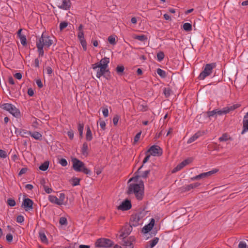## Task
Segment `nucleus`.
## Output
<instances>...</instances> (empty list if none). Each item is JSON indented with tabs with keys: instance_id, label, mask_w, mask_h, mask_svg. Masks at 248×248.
Segmentation results:
<instances>
[{
	"instance_id": "obj_1",
	"label": "nucleus",
	"mask_w": 248,
	"mask_h": 248,
	"mask_svg": "<svg viewBox=\"0 0 248 248\" xmlns=\"http://www.w3.org/2000/svg\"><path fill=\"white\" fill-rule=\"evenodd\" d=\"M127 194L131 195L134 194L138 200H141L144 195V184L140 181L139 184H130L128 187Z\"/></svg>"
},
{
	"instance_id": "obj_2",
	"label": "nucleus",
	"mask_w": 248,
	"mask_h": 248,
	"mask_svg": "<svg viewBox=\"0 0 248 248\" xmlns=\"http://www.w3.org/2000/svg\"><path fill=\"white\" fill-rule=\"evenodd\" d=\"M0 107L6 111H8L13 116L18 118L21 116V114L19 109L16 108V106L11 103H4L1 105Z\"/></svg>"
},
{
	"instance_id": "obj_3",
	"label": "nucleus",
	"mask_w": 248,
	"mask_h": 248,
	"mask_svg": "<svg viewBox=\"0 0 248 248\" xmlns=\"http://www.w3.org/2000/svg\"><path fill=\"white\" fill-rule=\"evenodd\" d=\"M53 38L47 35L46 33L43 32L42 35L38 39H37L36 43L41 44L42 46L49 48L53 44Z\"/></svg>"
},
{
	"instance_id": "obj_4",
	"label": "nucleus",
	"mask_w": 248,
	"mask_h": 248,
	"mask_svg": "<svg viewBox=\"0 0 248 248\" xmlns=\"http://www.w3.org/2000/svg\"><path fill=\"white\" fill-rule=\"evenodd\" d=\"M216 67V63L213 62L210 63L206 64L203 71L200 74L198 79L199 80H203L206 77L210 76L214 68Z\"/></svg>"
},
{
	"instance_id": "obj_5",
	"label": "nucleus",
	"mask_w": 248,
	"mask_h": 248,
	"mask_svg": "<svg viewBox=\"0 0 248 248\" xmlns=\"http://www.w3.org/2000/svg\"><path fill=\"white\" fill-rule=\"evenodd\" d=\"M145 215L144 212H139L132 215L130 217V225L132 227H136L140 224L139 221Z\"/></svg>"
},
{
	"instance_id": "obj_6",
	"label": "nucleus",
	"mask_w": 248,
	"mask_h": 248,
	"mask_svg": "<svg viewBox=\"0 0 248 248\" xmlns=\"http://www.w3.org/2000/svg\"><path fill=\"white\" fill-rule=\"evenodd\" d=\"M113 245L111 240L107 238H100L97 240L95 242V246L97 247H110Z\"/></svg>"
},
{
	"instance_id": "obj_7",
	"label": "nucleus",
	"mask_w": 248,
	"mask_h": 248,
	"mask_svg": "<svg viewBox=\"0 0 248 248\" xmlns=\"http://www.w3.org/2000/svg\"><path fill=\"white\" fill-rule=\"evenodd\" d=\"M150 153V154L153 156H160L162 154V150L161 148L157 145H152L147 151L146 152L145 154Z\"/></svg>"
},
{
	"instance_id": "obj_8",
	"label": "nucleus",
	"mask_w": 248,
	"mask_h": 248,
	"mask_svg": "<svg viewBox=\"0 0 248 248\" xmlns=\"http://www.w3.org/2000/svg\"><path fill=\"white\" fill-rule=\"evenodd\" d=\"M98 68L99 69H98L96 73V77L97 78H100L102 76L107 79L110 78V72L108 68L103 66H100Z\"/></svg>"
},
{
	"instance_id": "obj_9",
	"label": "nucleus",
	"mask_w": 248,
	"mask_h": 248,
	"mask_svg": "<svg viewBox=\"0 0 248 248\" xmlns=\"http://www.w3.org/2000/svg\"><path fill=\"white\" fill-rule=\"evenodd\" d=\"M72 161L73 169L77 172H81V169L84 167L85 164L76 158L72 159Z\"/></svg>"
},
{
	"instance_id": "obj_10",
	"label": "nucleus",
	"mask_w": 248,
	"mask_h": 248,
	"mask_svg": "<svg viewBox=\"0 0 248 248\" xmlns=\"http://www.w3.org/2000/svg\"><path fill=\"white\" fill-rule=\"evenodd\" d=\"M132 230V226L129 225H125L124 226L121 231L120 238L125 239L130 233Z\"/></svg>"
},
{
	"instance_id": "obj_11",
	"label": "nucleus",
	"mask_w": 248,
	"mask_h": 248,
	"mask_svg": "<svg viewBox=\"0 0 248 248\" xmlns=\"http://www.w3.org/2000/svg\"><path fill=\"white\" fill-rule=\"evenodd\" d=\"M109 62V59L107 57H104L103 58L100 62H96L92 65V68L93 69L95 70L97 67L100 66H103L106 68L108 67V64Z\"/></svg>"
},
{
	"instance_id": "obj_12",
	"label": "nucleus",
	"mask_w": 248,
	"mask_h": 248,
	"mask_svg": "<svg viewBox=\"0 0 248 248\" xmlns=\"http://www.w3.org/2000/svg\"><path fill=\"white\" fill-rule=\"evenodd\" d=\"M33 201L31 199L25 198L23 199L21 206L27 211L33 209Z\"/></svg>"
},
{
	"instance_id": "obj_13",
	"label": "nucleus",
	"mask_w": 248,
	"mask_h": 248,
	"mask_svg": "<svg viewBox=\"0 0 248 248\" xmlns=\"http://www.w3.org/2000/svg\"><path fill=\"white\" fill-rule=\"evenodd\" d=\"M71 3L70 0H62V3L57 2V6L60 9L68 10L71 7Z\"/></svg>"
},
{
	"instance_id": "obj_14",
	"label": "nucleus",
	"mask_w": 248,
	"mask_h": 248,
	"mask_svg": "<svg viewBox=\"0 0 248 248\" xmlns=\"http://www.w3.org/2000/svg\"><path fill=\"white\" fill-rule=\"evenodd\" d=\"M155 223V219L153 218H152L150 219V222L147 224L145 225L143 228L142 229V232L143 233H147L150 231H151L152 229L153 228Z\"/></svg>"
},
{
	"instance_id": "obj_15",
	"label": "nucleus",
	"mask_w": 248,
	"mask_h": 248,
	"mask_svg": "<svg viewBox=\"0 0 248 248\" xmlns=\"http://www.w3.org/2000/svg\"><path fill=\"white\" fill-rule=\"evenodd\" d=\"M131 206L130 201L126 200L122 202L121 204L118 206V209L122 211H126L129 210Z\"/></svg>"
},
{
	"instance_id": "obj_16",
	"label": "nucleus",
	"mask_w": 248,
	"mask_h": 248,
	"mask_svg": "<svg viewBox=\"0 0 248 248\" xmlns=\"http://www.w3.org/2000/svg\"><path fill=\"white\" fill-rule=\"evenodd\" d=\"M202 135V133L200 131H198L193 136L190 137L187 140V143L190 144L193 141H195L197 139H198L199 137Z\"/></svg>"
},
{
	"instance_id": "obj_17",
	"label": "nucleus",
	"mask_w": 248,
	"mask_h": 248,
	"mask_svg": "<svg viewBox=\"0 0 248 248\" xmlns=\"http://www.w3.org/2000/svg\"><path fill=\"white\" fill-rule=\"evenodd\" d=\"M218 171L217 169H214L206 172H203L200 174V176L202 179L207 178L212 175L213 174L217 172Z\"/></svg>"
},
{
	"instance_id": "obj_18",
	"label": "nucleus",
	"mask_w": 248,
	"mask_h": 248,
	"mask_svg": "<svg viewBox=\"0 0 248 248\" xmlns=\"http://www.w3.org/2000/svg\"><path fill=\"white\" fill-rule=\"evenodd\" d=\"M159 238L158 237H155L153 239L149 241V244H147L145 248H154L158 242Z\"/></svg>"
},
{
	"instance_id": "obj_19",
	"label": "nucleus",
	"mask_w": 248,
	"mask_h": 248,
	"mask_svg": "<svg viewBox=\"0 0 248 248\" xmlns=\"http://www.w3.org/2000/svg\"><path fill=\"white\" fill-rule=\"evenodd\" d=\"M48 199H49V201L52 203H54L58 205H62V202H60V201L59 200V199L55 196L50 195L48 197Z\"/></svg>"
},
{
	"instance_id": "obj_20",
	"label": "nucleus",
	"mask_w": 248,
	"mask_h": 248,
	"mask_svg": "<svg viewBox=\"0 0 248 248\" xmlns=\"http://www.w3.org/2000/svg\"><path fill=\"white\" fill-rule=\"evenodd\" d=\"M88 146L87 142H84L81 149V154L85 156L88 155Z\"/></svg>"
},
{
	"instance_id": "obj_21",
	"label": "nucleus",
	"mask_w": 248,
	"mask_h": 248,
	"mask_svg": "<svg viewBox=\"0 0 248 248\" xmlns=\"http://www.w3.org/2000/svg\"><path fill=\"white\" fill-rule=\"evenodd\" d=\"M122 239L123 244L126 248H133V244L131 240H126L125 238Z\"/></svg>"
},
{
	"instance_id": "obj_22",
	"label": "nucleus",
	"mask_w": 248,
	"mask_h": 248,
	"mask_svg": "<svg viewBox=\"0 0 248 248\" xmlns=\"http://www.w3.org/2000/svg\"><path fill=\"white\" fill-rule=\"evenodd\" d=\"M30 136L36 140H42V135L41 133H40L38 132H37V131H34L33 132H31V134Z\"/></svg>"
},
{
	"instance_id": "obj_23",
	"label": "nucleus",
	"mask_w": 248,
	"mask_h": 248,
	"mask_svg": "<svg viewBox=\"0 0 248 248\" xmlns=\"http://www.w3.org/2000/svg\"><path fill=\"white\" fill-rule=\"evenodd\" d=\"M240 106V105L238 104H234L232 106H229V107H225V110L226 111L227 113H228L231 111L234 110L236 108H239Z\"/></svg>"
},
{
	"instance_id": "obj_24",
	"label": "nucleus",
	"mask_w": 248,
	"mask_h": 248,
	"mask_svg": "<svg viewBox=\"0 0 248 248\" xmlns=\"http://www.w3.org/2000/svg\"><path fill=\"white\" fill-rule=\"evenodd\" d=\"M39 238L42 242L47 244L48 243V240L45 233L43 232H40L39 233Z\"/></svg>"
},
{
	"instance_id": "obj_25",
	"label": "nucleus",
	"mask_w": 248,
	"mask_h": 248,
	"mask_svg": "<svg viewBox=\"0 0 248 248\" xmlns=\"http://www.w3.org/2000/svg\"><path fill=\"white\" fill-rule=\"evenodd\" d=\"M124 67L123 65H118L116 68V71L118 75L122 76L124 73Z\"/></svg>"
},
{
	"instance_id": "obj_26",
	"label": "nucleus",
	"mask_w": 248,
	"mask_h": 248,
	"mask_svg": "<svg viewBox=\"0 0 248 248\" xmlns=\"http://www.w3.org/2000/svg\"><path fill=\"white\" fill-rule=\"evenodd\" d=\"M146 155L145 157L144 158L143 160V164L139 168L136 173H140V170L143 167L144 164L146 163L149 160L150 157L151 156V155L148 153L147 154H146Z\"/></svg>"
},
{
	"instance_id": "obj_27",
	"label": "nucleus",
	"mask_w": 248,
	"mask_h": 248,
	"mask_svg": "<svg viewBox=\"0 0 248 248\" xmlns=\"http://www.w3.org/2000/svg\"><path fill=\"white\" fill-rule=\"evenodd\" d=\"M36 47L37 48L38 52L39 53V57H43L44 54V51L43 49L44 46H42L41 44L36 43Z\"/></svg>"
},
{
	"instance_id": "obj_28",
	"label": "nucleus",
	"mask_w": 248,
	"mask_h": 248,
	"mask_svg": "<svg viewBox=\"0 0 248 248\" xmlns=\"http://www.w3.org/2000/svg\"><path fill=\"white\" fill-rule=\"evenodd\" d=\"M49 164L48 161H45L39 166V169L42 171H46L48 168Z\"/></svg>"
},
{
	"instance_id": "obj_29",
	"label": "nucleus",
	"mask_w": 248,
	"mask_h": 248,
	"mask_svg": "<svg viewBox=\"0 0 248 248\" xmlns=\"http://www.w3.org/2000/svg\"><path fill=\"white\" fill-rule=\"evenodd\" d=\"M86 139L88 141H91L93 139L92 131L89 126L87 128Z\"/></svg>"
},
{
	"instance_id": "obj_30",
	"label": "nucleus",
	"mask_w": 248,
	"mask_h": 248,
	"mask_svg": "<svg viewBox=\"0 0 248 248\" xmlns=\"http://www.w3.org/2000/svg\"><path fill=\"white\" fill-rule=\"evenodd\" d=\"M84 129V124L82 123H79L78 125V129L79 133V135L81 138L83 136V131Z\"/></svg>"
},
{
	"instance_id": "obj_31",
	"label": "nucleus",
	"mask_w": 248,
	"mask_h": 248,
	"mask_svg": "<svg viewBox=\"0 0 248 248\" xmlns=\"http://www.w3.org/2000/svg\"><path fill=\"white\" fill-rule=\"evenodd\" d=\"M184 167V164L181 162L176 167H175L172 170V173H175L179 170H180L182 169Z\"/></svg>"
},
{
	"instance_id": "obj_32",
	"label": "nucleus",
	"mask_w": 248,
	"mask_h": 248,
	"mask_svg": "<svg viewBox=\"0 0 248 248\" xmlns=\"http://www.w3.org/2000/svg\"><path fill=\"white\" fill-rule=\"evenodd\" d=\"M150 172V170H147L140 173L139 174L137 177H141L142 178H146Z\"/></svg>"
},
{
	"instance_id": "obj_33",
	"label": "nucleus",
	"mask_w": 248,
	"mask_h": 248,
	"mask_svg": "<svg viewBox=\"0 0 248 248\" xmlns=\"http://www.w3.org/2000/svg\"><path fill=\"white\" fill-rule=\"evenodd\" d=\"M183 28L186 31H189L192 30V25L189 23H184Z\"/></svg>"
},
{
	"instance_id": "obj_34",
	"label": "nucleus",
	"mask_w": 248,
	"mask_h": 248,
	"mask_svg": "<svg viewBox=\"0 0 248 248\" xmlns=\"http://www.w3.org/2000/svg\"><path fill=\"white\" fill-rule=\"evenodd\" d=\"M193 189L192 185L191 184L184 186L181 187V190L183 192L188 191L191 189Z\"/></svg>"
},
{
	"instance_id": "obj_35",
	"label": "nucleus",
	"mask_w": 248,
	"mask_h": 248,
	"mask_svg": "<svg viewBox=\"0 0 248 248\" xmlns=\"http://www.w3.org/2000/svg\"><path fill=\"white\" fill-rule=\"evenodd\" d=\"M157 74L161 78H164L166 77V72L161 69L158 68L156 70Z\"/></svg>"
},
{
	"instance_id": "obj_36",
	"label": "nucleus",
	"mask_w": 248,
	"mask_h": 248,
	"mask_svg": "<svg viewBox=\"0 0 248 248\" xmlns=\"http://www.w3.org/2000/svg\"><path fill=\"white\" fill-rule=\"evenodd\" d=\"M108 42L112 45H115L116 44L115 36L110 35L108 37Z\"/></svg>"
},
{
	"instance_id": "obj_37",
	"label": "nucleus",
	"mask_w": 248,
	"mask_h": 248,
	"mask_svg": "<svg viewBox=\"0 0 248 248\" xmlns=\"http://www.w3.org/2000/svg\"><path fill=\"white\" fill-rule=\"evenodd\" d=\"M20 40L21 44L23 46H26L27 45V39L25 35H21V36L18 37Z\"/></svg>"
},
{
	"instance_id": "obj_38",
	"label": "nucleus",
	"mask_w": 248,
	"mask_h": 248,
	"mask_svg": "<svg viewBox=\"0 0 248 248\" xmlns=\"http://www.w3.org/2000/svg\"><path fill=\"white\" fill-rule=\"evenodd\" d=\"M134 38L142 42H144L147 39V37L145 35H136Z\"/></svg>"
},
{
	"instance_id": "obj_39",
	"label": "nucleus",
	"mask_w": 248,
	"mask_h": 248,
	"mask_svg": "<svg viewBox=\"0 0 248 248\" xmlns=\"http://www.w3.org/2000/svg\"><path fill=\"white\" fill-rule=\"evenodd\" d=\"M157 58L159 62L162 61L165 57L164 53L163 51H160L157 53Z\"/></svg>"
},
{
	"instance_id": "obj_40",
	"label": "nucleus",
	"mask_w": 248,
	"mask_h": 248,
	"mask_svg": "<svg viewBox=\"0 0 248 248\" xmlns=\"http://www.w3.org/2000/svg\"><path fill=\"white\" fill-rule=\"evenodd\" d=\"M80 179L79 178L74 177L72 178V185L73 186H76L79 185V182Z\"/></svg>"
},
{
	"instance_id": "obj_41",
	"label": "nucleus",
	"mask_w": 248,
	"mask_h": 248,
	"mask_svg": "<svg viewBox=\"0 0 248 248\" xmlns=\"http://www.w3.org/2000/svg\"><path fill=\"white\" fill-rule=\"evenodd\" d=\"M243 130L241 132V134H244L248 131V123L243 122Z\"/></svg>"
},
{
	"instance_id": "obj_42",
	"label": "nucleus",
	"mask_w": 248,
	"mask_h": 248,
	"mask_svg": "<svg viewBox=\"0 0 248 248\" xmlns=\"http://www.w3.org/2000/svg\"><path fill=\"white\" fill-rule=\"evenodd\" d=\"M216 115L217 114V115H222L223 114H227V112H226V111L225 110V107L223 108L221 110H218V109H216Z\"/></svg>"
},
{
	"instance_id": "obj_43",
	"label": "nucleus",
	"mask_w": 248,
	"mask_h": 248,
	"mask_svg": "<svg viewBox=\"0 0 248 248\" xmlns=\"http://www.w3.org/2000/svg\"><path fill=\"white\" fill-rule=\"evenodd\" d=\"M20 135L22 137H27L26 135H29L30 136L31 134V131H28L27 130H25V129H22L21 130L20 132Z\"/></svg>"
},
{
	"instance_id": "obj_44",
	"label": "nucleus",
	"mask_w": 248,
	"mask_h": 248,
	"mask_svg": "<svg viewBox=\"0 0 248 248\" xmlns=\"http://www.w3.org/2000/svg\"><path fill=\"white\" fill-rule=\"evenodd\" d=\"M59 223L62 225H66L67 224V220L66 217H61L59 220Z\"/></svg>"
},
{
	"instance_id": "obj_45",
	"label": "nucleus",
	"mask_w": 248,
	"mask_h": 248,
	"mask_svg": "<svg viewBox=\"0 0 248 248\" xmlns=\"http://www.w3.org/2000/svg\"><path fill=\"white\" fill-rule=\"evenodd\" d=\"M7 204L10 206L13 207L16 205V203L14 199L9 198L7 200Z\"/></svg>"
},
{
	"instance_id": "obj_46",
	"label": "nucleus",
	"mask_w": 248,
	"mask_h": 248,
	"mask_svg": "<svg viewBox=\"0 0 248 248\" xmlns=\"http://www.w3.org/2000/svg\"><path fill=\"white\" fill-rule=\"evenodd\" d=\"M83 172L84 173L87 174V175H91V171L87 168L85 166H84V167L82 168L81 169V171Z\"/></svg>"
},
{
	"instance_id": "obj_47",
	"label": "nucleus",
	"mask_w": 248,
	"mask_h": 248,
	"mask_svg": "<svg viewBox=\"0 0 248 248\" xmlns=\"http://www.w3.org/2000/svg\"><path fill=\"white\" fill-rule=\"evenodd\" d=\"M80 43L83 47V49L84 51L87 50V43L85 40V39L80 40Z\"/></svg>"
},
{
	"instance_id": "obj_48",
	"label": "nucleus",
	"mask_w": 248,
	"mask_h": 248,
	"mask_svg": "<svg viewBox=\"0 0 248 248\" xmlns=\"http://www.w3.org/2000/svg\"><path fill=\"white\" fill-rule=\"evenodd\" d=\"M228 135L227 134L225 133V134H223L221 137H220L218 140H219V141L221 142V141H226L228 140Z\"/></svg>"
},
{
	"instance_id": "obj_49",
	"label": "nucleus",
	"mask_w": 248,
	"mask_h": 248,
	"mask_svg": "<svg viewBox=\"0 0 248 248\" xmlns=\"http://www.w3.org/2000/svg\"><path fill=\"white\" fill-rule=\"evenodd\" d=\"M46 73L49 77H51L52 74L53 73V70L50 66H47L46 68Z\"/></svg>"
},
{
	"instance_id": "obj_50",
	"label": "nucleus",
	"mask_w": 248,
	"mask_h": 248,
	"mask_svg": "<svg viewBox=\"0 0 248 248\" xmlns=\"http://www.w3.org/2000/svg\"><path fill=\"white\" fill-rule=\"evenodd\" d=\"M192 160L193 159L192 158H188L183 161L182 163L184 164V166L185 167V166L190 163L192 161Z\"/></svg>"
},
{
	"instance_id": "obj_51",
	"label": "nucleus",
	"mask_w": 248,
	"mask_h": 248,
	"mask_svg": "<svg viewBox=\"0 0 248 248\" xmlns=\"http://www.w3.org/2000/svg\"><path fill=\"white\" fill-rule=\"evenodd\" d=\"M147 106L146 105L144 104H140L139 105V108L140 110L142 111H145L147 110Z\"/></svg>"
},
{
	"instance_id": "obj_52",
	"label": "nucleus",
	"mask_w": 248,
	"mask_h": 248,
	"mask_svg": "<svg viewBox=\"0 0 248 248\" xmlns=\"http://www.w3.org/2000/svg\"><path fill=\"white\" fill-rule=\"evenodd\" d=\"M60 202H62V205L63 204L64 200L65 199V194L63 193H61L58 198Z\"/></svg>"
},
{
	"instance_id": "obj_53",
	"label": "nucleus",
	"mask_w": 248,
	"mask_h": 248,
	"mask_svg": "<svg viewBox=\"0 0 248 248\" xmlns=\"http://www.w3.org/2000/svg\"><path fill=\"white\" fill-rule=\"evenodd\" d=\"M171 90L169 88H165L164 93L166 97H169L170 95Z\"/></svg>"
},
{
	"instance_id": "obj_54",
	"label": "nucleus",
	"mask_w": 248,
	"mask_h": 248,
	"mask_svg": "<svg viewBox=\"0 0 248 248\" xmlns=\"http://www.w3.org/2000/svg\"><path fill=\"white\" fill-rule=\"evenodd\" d=\"M7 156L6 152L1 149H0V157L5 158Z\"/></svg>"
},
{
	"instance_id": "obj_55",
	"label": "nucleus",
	"mask_w": 248,
	"mask_h": 248,
	"mask_svg": "<svg viewBox=\"0 0 248 248\" xmlns=\"http://www.w3.org/2000/svg\"><path fill=\"white\" fill-rule=\"evenodd\" d=\"M60 164L63 167H65L67 165V160L64 158H62L59 161Z\"/></svg>"
},
{
	"instance_id": "obj_56",
	"label": "nucleus",
	"mask_w": 248,
	"mask_h": 248,
	"mask_svg": "<svg viewBox=\"0 0 248 248\" xmlns=\"http://www.w3.org/2000/svg\"><path fill=\"white\" fill-rule=\"evenodd\" d=\"M24 221V217L22 215H18L16 217V222L18 223H22Z\"/></svg>"
},
{
	"instance_id": "obj_57",
	"label": "nucleus",
	"mask_w": 248,
	"mask_h": 248,
	"mask_svg": "<svg viewBox=\"0 0 248 248\" xmlns=\"http://www.w3.org/2000/svg\"><path fill=\"white\" fill-rule=\"evenodd\" d=\"M68 25V23L66 22H61L60 24V30H62L64 28H65Z\"/></svg>"
},
{
	"instance_id": "obj_58",
	"label": "nucleus",
	"mask_w": 248,
	"mask_h": 248,
	"mask_svg": "<svg viewBox=\"0 0 248 248\" xmlns=\"http://www.w3.org/2000/svg\"><path fill=\"white\" fill-rule=\"evenodd\" d=\"M120 117L116 115L113 118V123L114 125H116L118 124Z\"/></svg>"
},
{
	"instance_id": "obj_59",
	"label": "nucleus",
	"mask_w": 248,
	"mask_h": 248,
	"mask_svg": "<svg viewBox=\"0 0 248 248\" xmlns=\"http://www.w3.org/2000/svg\"><path fill=\"white\" fill-rule=\"evenodd\" d=\"M216 110L214 109L212 111H207V114L208 117H213V116H215V115H216Z\"/></svg>"
},
{
	"instance_id": "obj_60",
	"label": "nucleus",
	"mask_w": 248,
	"mask_h": 248,
	"mask_svg": "<svg viewBox=\"0 0 248 248\" xmlns=\"http://www.w3.org/2000/svg\"><path fill=\"white\" fill-rule=\"evenodd\" d=\"M246 243L244 241H240L238 244V248H247Z\"/></svg>"
},
{
	"instance_id": "obj_61",
	"label": "nucleus",
	"mask_w": 248,
	"mask_h": 248,
	"mask_svg": "<svg viewBox=\"0 0 248 248\" xmlns=\"http://www.w3.org/2000/svg\"><path fill=\"white\" fill-rule=\"evenodd\" d=\"M78 37L79 40L85 39L83 31H78Z\"/></svg>"
},
{
	"instance_id": "obj_62",
	"label": "nucleus",
	"mask_w": 248,
	"mask_h": 248,
	"mask_svg": "<svg viewBox=\"0 0 248 248\" xmlns=\"http://www.w3.org/2000/svg\"><path fill=\"white\" fill-rule=\"evenodd\" d=\"M6 240L8 242H11L13 240V235L11 233H8L6 236Z\"/></svg>"
},
{
	"instance_id": "obj_63",
	"label": "nucleus",
	"mask_w": 248,
	"mask_h": 248,
	"mask_svg": "<svg viewBox=\"0 0 248 248\" xmlns=\"http://www.w3.org/2000/svg\"><path fill=\"white\" fill-rule=\"evenodd\" d=\"M102 112L104 116L105 117H107L108 115V110L107 108H103L102 110Z\"/></svg>"
},
{
	"instance_id": "obj_64",
	"label": "nucleus",
	"mask_w": 248,
	"mask_h": 248,
	"mask_svg": "<svg viewBox=\"0 0 248 248\" xmlns=\"http://www.w3.org/2000/svg\"><path fill=\"white\" fill-rule=\"evenodd\" d=\"M141 132H140L136 135V136L134 137V142H137L139 141L141 135Z\"/></svg>"
}]
</instances>
